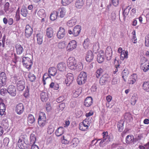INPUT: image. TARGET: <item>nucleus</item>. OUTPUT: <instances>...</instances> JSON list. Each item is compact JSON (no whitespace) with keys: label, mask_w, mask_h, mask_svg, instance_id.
Masks as SVG:
<instances>
[{"label":"nucleus","mask_w":149,"mask_h":149,"mask_svg":"<svg viewBox=\"0 0 149 149\" xmlns=\"http://www.w3.org/2000/svg\"><path fill=\"white\" fill-rule=\"evenodd\" d=\"M67 63L68 68L71 70L77 69L78 70L80 71L83 68V65L81 63L77 66L76 61L74 58L73 57H70L68 58L67 61Z\"/></svg>","instance_id":"1"},{"label":"nucleus","mask_w":149,"mask_h":149,"mask_svg":"<svg viewBox=\"0 0 149 149\" xmlns=\"http://www.w3.org/2000/svg\"><path fill=\"white\" fill-rule=\"evenodd\" d=\"M23 66L29 70L31 68L33 64L32 57L30 56L29 57H24L22 59Z\"/></svg>","instance_id":"2"},{"label":"nucleus","mask_w":149,"mask_h":149,"mask_svg":"<svg viewBox=\"0 0 149 149\" xmlns=\"http://www.w3.org/2000/svg\"><path fill=\"white\" fill-rule=\"evenodd\" d=\"M87 74L86 72H81L79 75L77 80V82L79 85L84 84L87 80Z\"/></svg>","instance_id":"3"},{"label":"nucleus","mask_w":149,"mask_h":149,"mask_svg":"<svg viewBox=\"0 0 149 149\" xmlns=\"http://www.w3.org/2000/svg\"><path fill=\"white\" fill-rule=\"evenodd\" d=\"M81 30V26L79 25H77L75 26L72 31L69 30L68 33L70 34H73L74 36H77L79 35Z\"/></svg>","instance_id":"4"},{"label":"nucleus","mask_w":149,"mask_h":149,"mask_svg":"<svg viewBox=\"0 0 149 149\" xmlns=\"http://www.w3.org/2000/svg\"><path fill=\"white\" fill-rule=\"evenodd\" d=\"M7 77L6 74L2 72L0 74V87L5 85L6 83Z\"/></svg>","instance_id":"5"},{"label":"nucleus","mask_w":149,"mask_h":149,"mask_svg":"<svg viewBox=\"0 0 149 149\" xmlns=\"http://www.w3.org/2000/svg\"><path fill=\"white\" fill-rule=\"evenodd\" d=\"M77 46V43L76 41L71 40L68 43L66 47L67 50L68 51H71L75 49Z\"/></svg>","instance_id":"6"},{"label":"nucleus","mask_w":149,"mask_h":149,"mask_svg":"<svg viewBox=\"0 0 149 149\" xmlns=\"http://www.w3.org/2000/svg\"><path fill=\"white\" fill-rule=\"evenodd\" d=\"M7 92L12 96H15L16 94V89L15 86L12 85H9L7 89Z\"/></svg>","instance_id":"7"},{"label":"nucleus","mask_w":149,"mask_h":149,"mask_svg":"<svg viewBox=\"0 0 149 149\" xmlns=\"http://www.w3.org/2000/svg\"><path fill=\"white\" fill-rule=\"evenodd\" d=\"M88 122H82L80 123L79 125V129L80 130L85 131H86L90 126Z\"/></svg>","instance_id":"8"},{"label":"nucleus","mask_w":149,"mask_h":149,"mask_svg":"<svg viewBox=\"0 0 149 149\" xmlns=\"http://www.w3.org/2000/svg\"><path fill=\"white\" fill-rule=\"evenodd\" d=\"M25 31V35L27 38L30 37L33 33V29L29 24L26 25Z\"/></svg>","instance_id":"9"},{"label":"nucleus","mask_w":149,"mask_h":149,"mask_svg":"<svg viewBox=\"0 0 149 149\" xmlns=\"http://www.w3.org/2000/svg\"><path fill=\"white\" fill-rule=\"evenodd\" d=\"M58 13L59 14L58 17L60 18H63L65 17L67 14L68 12L66 9L64 8H61L58 9Z\"/></svg>","instance_id":"10"},{"label":"nucleus","mask_w":149,"mask_h":149,"mask_svg":"<svg viewBox=\"0 0 149 149\" xmlns=\"http://www.w3.org/2000/svg\"><path fill=\"white\" fill-rule=\"evenodd\" d=\"M15 110L17 113L20 114L22 113L24 110V107L22 103L18 104L16 106Z\"/></svg>","instance_id":"11"},{"label":"nucleus","mask_w":149,"mask_h":149,"mask_svg":"<svg viewBox=\"0 0 149 149\" xmlns=\"http://www.w3.org/2000/svg\"><path fill=\"white\" fill-rule=\"evenodd\" d=\"M65 35V29L62 27H60L57 34V38L59 39H61L64 37Z\"/></svg>","instance_id":"12"},{"label":"nucleus","mask_w":149,"mask_h":149,"mask_svg":"<svg viewBox=\"0 0 149 149\" xmlns=\"http://www.w3.org/2000/svg\"><path fill=\"white\" fill-rule=\"evenodd\" d=\"M112 53L111 48L110 47H108L106 50L105 54V56L107 60H110L111 59Z\"/></svg>","instance_id":"13"},{"label":"nucleus","mask_w":149,"mask_h":149,"mask_svg":"<svg viewBox=\"0 0 149 149\" xmlns=\"http://www.w3.org/2000/svg\"><path fill=\"white\" fill-rule=\"evenodd\" d=\"M73 79V75L71 73H68L67 74L66 78L65 80L66 84L69 85L72 83Z\"/></svg>","instance_id":"14"},{"label":"nucleus","mask_w":149,"mask_h":149,"mask_svg":"<svg viewBox=\"0 0 149 149\" xmlns=\"http://www.w3.org/2000/svg\"><path fill=\"white\" fill-rule=\"evenodd\" d=\"M94 58V55L93 52L91 50H89L87 52L86 57V61L88 62L92 61Z\"/></svg>","instance_id":"15"},{"label":"nucleus","mask_w":149,"mask_h":149,"mask_svg":"<svg viewBox=\"0 0 149 149\" xmlns=\"http://www.w3.org/2000/svg\"><path fill=\"white\" fill-rule=\"evenodd\" d=\"M104 53L103 51L100 50L97 57V61L99 63H101L104 61Z\"/></svg>","instance_id":"16"},{"label":"nucleus","mask_w":149,"mask_h":149,"mask_svg":"<svg viewBox=\"0 0 149 149\" xmlns=\"http://www.w3.org/2000/svg\"><path fill=\"white\" fill-rule=\"evenodd\" d=\"M93 103V99L91 97H88L85 99L84 102V105L87 107L91 106Z\"/></svg>","instance_id":"17"},{"label":"nucleus","mask_w":149,"mask_h":149,"mask_svg":"<svg viewBox=\"0 0 149 149\" xmlns=\"http://www.w3.org/2000/svg\"><path fill=\"white\" fill-rule=\"evenodd\" d=\"M57 68L60 71L64 72L66 70V65L65 63L61 62L58 64Z\"/></svg>","instance_id":"18"},{"label":"nucleus","mask_w":149,"mask_h":149,"mask_svg":"<svg viewBox=\"0 0 149 149\" xmlns=\"http://www.w3.org/2000/svg\"><path fill=\"white\" fill-rule=\"evenodd\" d=\"M70 138V136L69 134H65L61 138V143L64 144L68 143Z\"/></svg>","instance_id":"19"},{"label":"nucleus","mask_w":149,"mask_h":149,"mask_svg":"<svg viewBox=\"0 0 149 149\" xmlns=\"http://www.w3.org/2000/svg\"><path fill=\"white\" fill-rule=\"evenodd\" d=\"M17 89L19 91H22L25 88V83L22 81H19L17 83Z\"/></svg>","instance_id":"20"},{"label":"nucleus","mask_w":149,"mask_h":149,"mask_svg":"<svg viewBox=\"0 0 149 149\" xmlns=\"http://www.w3.org/2000/svg\"><path fill=\"white\" fill-rule=\"evenodd\" d=\"M141 69L144 72H146L149 70V63L146 61L141 64Z\"/></svg>","instance_id":"21"},{"label":"nucleus","mask_w":149,"mask_h":149,"mask_svg":"<svg viewBox=\"0 0 149 149\" xmlns=\"http://www.w3.org/2000/svg\"><path fill=\"white\" fill-rule=\"evenodd\" d=\"M134 136L132 134L127 135L125 138V141L127 144H131L134 143Z\"/></svg>","instance_id":"22"},{"label":"nucleus","mask_w":149,"mask_h":149,"mask_svg":"<svg viewBox=\"0 0 149 149\" xmlns=\"http://www.w3.org/2000/svg\"><path fill=\"white\" fill-rule=\"evenodd\" d=\"M46 35L49 38H51L53 35L54 31L53 29L51 27H48L46 29Z\"/></svg>","instance_id":"23"},{"label":"nucleus","mask_w":149,"mask_h":149,"mask_svg":"<svg viewBox=\"0 0 149 149\" xmlns=\"http://www.w3.org/2000/svg\"><path fill=\"white\" fill-rule=\"evenodd\" d=\"M15 48L17 53L18 54H20L22 53L23 51V49L21 45L17 44L15 45Z\"/></svg>","instance_id":"24"},{"label":"nucleus","mask_w":149,"mask_h":149,"mask_svg":"<svg viewBox=\"0 0 149 149\" xmlns=\"http://www.w3.org/2000/svg\"><path fill=\"white\" fill-rule=\"evenodd\" d=\"M48 72L49 75L54 76L56 74L57 70L55 67H51L49 68Z\"/></svg>","instance_id":"25"},{"label":"nucleus","mask_w":149,"mask_h":149,"mask_svg":"<svg viewBox=\"0 0 149 149\" xmlns=\"http://www.w3.org/2000/svg\"><path fill=\"white\" fill-rule=\"evenodd\" d=\"M137 79L136 75V74H133L130 77L128 81V83L129 84H133L135 83Z\"/></svg>","instance_id":"26"},{"label":"nucleus","mask_w":149,"mask_h":149,"mask_svg":"<svg viewBox=\"0 0 149 149\" xmlns=\"http://www.w3.org/2000/svg\"><path fill=\"white\" fill-rule=\"evenodd\" d=\"M84 4L83 0H76L75 2V6L76 8L80 9L81 8Z\"/></svg>","instance_id":"27"},{"label":"nucleus","mask_w":149,"mask_h":149,"mask_svg":"<svg viewBox=\"0 0 149 149\" xmlns=\"http://www.w3.org/2000/svg\"><path fill=\"white\" fill-rule=\"evenodd\" d=\"M6 107L5 104L3 102L0 103V115L3 116L5 113Z\"/></svg>","instance_id":"28"},{"label":"nucleus","mask_w":149,"mask_h":149,"mask_svg":"<svg viewBox=\"0 0 149 149\" xmlns=\"http://www.w3.org/2000/svg\"><path fill=\"white\" fill-rule=\"evenodd\" d=\"M102 135L103 136V139L105 140V142H109L110 141V136L108 135L107 132H104L102 133Z\"/></svg>","instance_id":"29"},{"label":"nucleus","mask_w":149,"mask_h":149,"mask_svg":"<svg viewBox=\"0 0 149 149\" xmlns=\"http://www.w3.org/2000/svg\"><path fill=\"white\" fill-rule=\"evenodd\" d=\"M64 129L62 127H59L56 130L55 132V134L57 136H59L61 135L64 132Z\"/></svg>","instance_id":"30"},{"label":"nucleus","mask_w":149,"mask_h":149,"mask_svg":"<svg viewBox=\"0 0 149 149\" xmlns=\"http://www.w3.org/2000/svg\"><path fill=\"white\" fill-rule=\"evenodd\" d=\"M124 120L126 121H130L133 120V117L132 114L130 113H126L124 116Z\"/></svg>","instance_id":"31"},{"label":"nucleus","mask_w":149,"mask_h":149,"mask_svg":"<svg viewBox=\"0 0 149 149\" xmlns=\"http://www.w3.org/2000/svg\"><path fill=\"white\" fill-rule=\"evenodd\" d=\"M58 13L56 11H53L50 16V18L52 21H54L56 20L58 16Z\"/></svg>","instance_id":"32"},{"label":"nucleus","mask_w":149,"mask_h":149,"mask_svg":"<svg viewBox=\"0 0 149 149\" xmlns=\"http://www.w3.org/2000/svg\"><path fill=\"white\" fill-rule=\"evenodd\" d=\"M143 89L145 91L149 92V81H145L142 85Z\"/></svg>","instance_id":"33"},{"label":"nucleus","mask_w":149,"mask_h":149,"mask_svg":"<svg viewBox=\"0 0 149 149\" xmlns=\"http://www.w3.org/2000/svg\"><path fill=\"white\" fill-rule=\"evenodd\" d=\"M40 98L43 102H46L48 98L47 93L45 92H42L40 94Z\"/></svg>","instance_id":"34"},{"label":"nucleus","mask_w":149,"mask_h":149,"mask_svg":"<svg viewBox=\"0 0 149 149\" xmlns=\"http://www.w3.org/2000/svg\"><path fill=\"white\" fill-rule=\"evenodd\" d=\"M76 22L77 20L76 19H72L68 21L67 23V24L68 26L72 27L76 24Z\"/></svg>","instance_id":"35"},{"label":"nucleus","mask_w":149,"mask_h":149,"mask_svg":"<svg viewBox=\"0 0 149 149\" xmlns=\"http://www.w3.org/2000/svg\"><path fill=\"white\" fill-rule=\"evenodd\" d=\"M128 52L125 50H123V52L121 53L120 57V59L122 60H124L125 58H127L128 57Z\"/></svg>","instance_id":"36"},{"label":"nucleus","mask_w":149,"mask_h":149,"mask_svg":"<svg viewBox=\"0 0 149 149\" xmlns=\"http://www.w3.org/2000/svg\"><path fill=\"white\" fill-rule=\"evenodd\" d=\"M108 78V76L107 75H103L100 78V83L102 85H104L105 82L107 81Z\"/></svg>","instance_id":"37"},{"label":"nucleus","mask_w":149,"mask_h":149,"mask_svg":"<svg viewBox=\"0 0 149 149\" xmlns=\"http://www.w3.org/2000/svg\"><path fill=\"white\" fill-rule=\"evenodd\" d=\"M124 122H118L117 124L118 130L120 132L123 131L124 129Z\"/></svg>","instance_id":"38"},{"label":"nucleus","mask_w":149,"mask_h":149,"mask_svg":"<svg viewBox=\"0 0 149 149\" xmlns=\"http://www.w3.org/2000/svg\"><path fill=\"white\" fill-rule=\"evenodd\" d=\"M46 116L45 113L43 112H40L39 113V117L38 118V121L42 120L45 121Z\"/></svg>","instance_id":"39"},{"label":"nucleus","mask_w":149,"mask_h":149,"mask_svg":"<svg viewBox=\"0 0 149 149\" xmlns=\"http://www.w3.org/2000/svg\"><path fill=\"white\" fill-rule=\"evenodd\" d=\"M43 36V33L42 32L38 33V44L40 45L42 43Z\"/></svg>","instance_id":"40"},{"label":"nucleus","mask_w":149,"mask_h":149,"mask_svg":"<svg viewBox=\"0 0 149 149\" xmlns=\"http://www.w3.org/2000/svg\"><path fill=\"white\" fill-rule=\"evenodd\" d=\"M38 15L40 17H45L46 16L45 10L43 9L39 10L38 12Z\"/></svg>","instance_id":"41"},{"label":"nucleus","mask_w":149,"mask_h":149,"mask_svg":"<svg viewBox=\"0 0 149 149\" xmlns=\"http://www.w3.org/2000/svg\"><path fill=\"white\" fill-rule=\"evenodd\" d=\"M103 72V70L101 68H100L98 69L96 71V75L97 77V78L100 77L102 75Z\"/></svg>","instance_id":"42"},{"label":"nucleus","mask_w":149,"mask_h":149,"mask_svg":"<svg viewBox=\"0 0 149 149\" xmlns=\"http://www.w3.org/2000/svg\"><path fill=\"white\" fill-rule=\"evenodd\" d=\"M79 142V140L77 138H74L73 139L72 142V145L73 147L77 146Z\"/></svg>","instance_id":"43"},{"label":"nucleus","mask_w":149,"mask_h":149,"mask_svg":"<svg viewBox=\"0 0 149 149\" xmlns=\"http://www.w3.org/2000/svg\"><path fill=\"white\" fill-rule=\"evenodd\" d=\"M90 42L87 39H86L84 41L83 44V46L85 49H88L89 48Z\"/></svg>","instance_id":"44"},{"label":"nucleus","mask_w":149,"mask_h":149,"mask_svg":"<svg viewBox=\"0 0 149 149\" xmlns=\"http://www.w3.org/2000/svg\"><path fill=\"white\" fill-rule=\"evenodd\" d=\"M49 87L51 88H54L55 90H57L59 88V86L58 84L53 82H52L50 84Z\"/></svg>","instance_id":"45"},{"label":"nucleus","mask_w":149,"mask_h":149,"mask_svg":"<svg viewBox=\"0 0 149 149\" xmlns=\"http://www.w3.org/2000/svg\"><path fill=\"white\" fill-rule=\"evenodd\" d=\"M21 14L24 17H26L28 14L27 10L26 7L23 8L21 10Z\"/></svg>","instance_id":"46"},{"label":"nucleus","mask_w":149,"mask_h":149,"mask_svg":"<svg viewBox=\"0 0 149 149\" xmlns=\"http://www.w3.org/2000/svg\"><path fill=\"white\" fill-rule=\"evenodd\" d=\"M36 140V136L33 134H31L30 136V142L31 144H35Z\"/></svg>","instance_id":"47"},{"label":"nucleus","mask_w":149,"mask_h":149,"mask_svg":"<svg viewBox=\"0 0 149 149\" xmlns=\"http://www.w3.org/2000/svg\"><path fill=\"white\" fill-rule=\"evenodd\" d=\"M49 75V74H48L47 73H45L43 75V81L44 85H45L46 84L45 80L51 78V77Z\"/></svg>","instance_id":"48"},{"label":"nucleus","mask_w":149,"mask_h":149,"mask_svg":"<svg viewBox=\"0 0 149 149\" xmlns=\"http://www.w3.org/2000/svg\"><path fill=\"white\" fill-rule=\"evenodd\" d=\"M74 0H62V3L63 5L66 6L72 3Z\"/></svg>","instance_id":"49"},{"label":"nucleus","mask_w":149,"mask_h":149,"mask_svg":"<svg viewBox=\"0 0 149 149\" xmlns=\"http://www.w3.org/2000/svg\"><path fill=\"white\" fill-rule=\"evenodd\" d=\"M66 45V42L63 41L59 43L58 45V47L60 49H63L65 47Z\"/></svg>","instance_id":"50"},{"label":"nucleus","mask_w":149,"mask_h":149,"mask_svg":"<svg viewBox=\"0 0 149 149\" xmlns=\"http://www.w3.org/2000/svg\"><path fill=\"white\" fill-rule=\"evenodd\" d=\"M28 78L29 80L31 81H34L36 79V77L35 76L32 74L30 73L28 75Z\"/></svg>","instance_id":"51"},{"label":"nucleus","mask_w":149,"mask_h":149,"mask_svg":"<svg viewBox=\"0 0 149 149\" xmlns=\"http://www.w3.org/2000/svg\"><path fill=\"white\" fill-rule=\"evenodd\" d=\"M15 18L16 19V20L17 21H18L20 19L19 8L17 10L15 16Z\"/></svg>","instance_id":"52"},{"label":"nucleus","mask_w":149,"mask_h":149,"mask_svg":"<svg viewBox=\"0 0 149 149\" xmlns=\"http://www.w3.org/2000/svg\"><path fill=\"white\" fill-rule=\"evenodd\" d=\"M145 45L146 47L149 46V34H148L145 37Z\"/></svg>","instance_id":"53"},{"label":"nucleus","mask_w":149,"mask_h":149,"mask_svg":"<svg viewBox=\"0 0 149 149\" xmlns=\"http://www.w3.org/2000/svg\"><path fill=\"white\" fill-rule=\"evenodd\" d=\"M139 148L140 149H148L149 148V142L145 145L144 146L142 145H140L139 146Z\"/></svg>","instance_id":"54"},{"label":"nucleus","mask_w":149,"mask_h":149,"mask_svg":"<svg viewBox=\"0 0 149 149\" xmlns=\"http://www.w3.org/2000/svg\"><path fill=\"white\" fill-rule=\"evenodd\" d=\"M54 129L53 127L51 125H49L47 129V132L48 134H51L54 132Z\"/></svg>","instance_id":"55"},{"label":"nucleus","mask_w":149,"mask_h":149,"mask_svg":"<svg viewBox=\"0 0 149 149\" xmlns=\"http://www.w3.org/2000/svg\"><path fill=\"white\" fill-rule=\"evenodd\" d=\"M26 144L24 143H18V146L20 149H26Z\"/></svg>","instance_id":"56"},{"label":"nucleus","mask_w":149,"mask_h":149,"mask_svg":"<svg viewBox=\"0 0 149 149\" xmlns=\"http://www.w3.org/2000/svg\"><path fill=\"white\" fill-rule=\"evenodd\" d=\"M10 4L9 3L7 2L6 3L4 6V10L5 12H7L9 9Z\"/></svg>","instance_id":"57"},{"label":"nucleus","mask_w":149,"mask_h":149,"mask_svg":"<svg viewBox=\"0 0 149 149\" xmlns=\"http://www.w3.org/2000/svg\"><path fill=\"white\" fill-rule=\"evenodd\" d=\"M136 100L135 97V96H132L131 98V104L133 105H134L136 103Z\"/></svg>","instance_id":"58"},{"label":"nucleus","mask_w":149,"mask_h":149,"mask_svg":"<svg viewBox=\"0 0 149 149\" xmlns=\"http://www.w3.org/2000/svg\"><path fill=\"white\" fill-rule=\"evenodd\" d=\"M28 120L30 121H35V118L32 114H30L28 117Z\"/></svg>","instance_id":"59"},{"label":"nucleus","mask_w":149,"mask_h":149,"mask_svg":"<svg viewBox=\"0 0 149 149\" xmlns=\"http://www.w3.org/2000/svg\"><path fill=\"white\" fill-rule=\"evenodd\" d=\"M64 100V97L63 96H61L58 98L56 100V101L58 103L63 102Z\"/></svg>","instance_id":"60"},{"label":"nucleus","mask_w":149,"mask_h":149,"mask_svg":"<svg viewBox=\"0 0 149 149\" xmlns=\"http://www.w3.org/2000/svg\"><path fill=\"white\" fill-rule=\"evenodd\" d=\"M6 89L4 88H2L1 90L0 93L1 95L4 96L6 93Z\"/></svg>","instance_id":"61"},{"label":"nucleus","mask_w":149,"mask_h":149,"mask_svg":"<svg viewBox=\"0 0 149 149\" xmlns=\"http://www.w3.org/2000/svg\"><path fill=\"white\" fill-rule=\"evenodd\" d=\"M113 5L115 6H117L119 4V0H111Z\"/></svg>","instance_id":"62"},{"label":"nucleus","mask_w":149,"mask_h":149,"mask_svg":"<svg viewBox=\"0 0 149 149\" xmlns=\"http://www.w3.org/2000/svg\"><path fill=\"white\" fill-rule=\"evenodd\" d=\"M122 77L123 79H124V80L125 81H126V77H127V76L128 75V73H126L125 72V71L124 70L123 72L122 73Z\"/></svg>","instance_id":"63"},{"label":"nucleus","mask_w":149,"mask_h":149,"mask_svg":"<svg viewBox=\"0 0 149 149\" xmlns=\"http://www.w3.org/2000/svg\"><path fill=\"white\" fill-rule=\"evenodd\" d=\"M9 142L8 139V138H6L3 140V143L4 146H7Z\"/></svg>","instance_id":"64"}]
</instances>
